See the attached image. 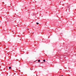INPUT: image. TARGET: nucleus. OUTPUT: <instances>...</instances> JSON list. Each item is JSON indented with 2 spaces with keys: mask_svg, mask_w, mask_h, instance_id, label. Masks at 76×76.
Returning <instances> with one entry per match:
<instances>
[{
  "mask_svg": "<svg viewBox=\"0 0 76 76\" xmlns=\"http://www.w3.org/2000/svg\"><path fill=\"white\" fill-rule=\"evenodd\" d=\"M40 62V60L39 59L38 60V62Z\"/></svg>",
  "mask_w": 76,
  "mask_h": 76,
  "instance_id": "1",
  "label": "nucleus"
},
{
  "mask_svg": "<svg viewBox=\"0 0 76 76\" xmlns=\"http://www.w3.org/2000/svg\"><path fill=\"white\" fill-rule=\"evenodd\" d=\"M11 67H10H10H9V69H11Z\"/></svg>",
  "mask_w": 76,
  "mask_h": 76,
  "instance_id": "2",
  "label": "nucleus"
},
{
  "mask_svg": "<svg viewBox=\"0 0 76 76\" xmlns=\"http://www.w3.org/2000/svg\"><path fill=\"white\" fill-rule=\"evenodd\" d=\"M43 61H44V62H45V60H43Z\"/></svg>",
  "mask_w": 76,
  "mask_h": 76,
  "instance_id": "3",
  "label": "nucleus"
},
{
  "mask_svg": "<svg viewBox=\"0 0 76 76\" xmlns=\"http://www.w3.org/2000/svg\"><path fill=\"white\" fill-rule=\"evenodd\" d=\"M36 24H37V25H38V24H39V23H36Z\"/></svg>",
  "mask_w": 76,
  "mask_h": 76,
  "instance_id": "4",
  "label": "nucleus"
},
{
  "mask_svg": "<svg viewBox=\"0 0 76 76\" xmlns=\"http://www.w3.org/2000/svg\"><path fill=\"white\" fill-rule=\"evenodd\" d=\"M61 76H63V75H61Z\"/></svg>",
  "mask_w": 76,
  "mask_h": 76,
  "instance_id": "5",
  "label": "nucleus"
},
{
  "mask_svg": "<svg viewBox=\"0 0 76 76\" xmlns=\"http://www.w3.org/2000/svg\"><path fill=\"white\" fill-rule=\"evenodd\" d=\"M0 22H1V21H0Z\"/></svg>",
  "mask_w": 76,
  "mask_h": 76,
  "instance_id": "6",
  "label": "nucleus"
},
{
  "mask_svg": "<svg viewBox=\"0 0 76 76\" xmlns=\"http://www.w3.org/2000/svg\"><path fill=\"white\" fill-rule=\"evenodd\" d=\"M63 8H62V9H63Z\"/></svg>",
  "mask_w": 76,
  "mask_h": 76,
  "instance_id": "7",
  "label": "nucleus"
}]
</instances>
